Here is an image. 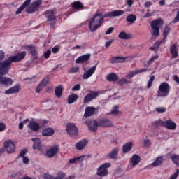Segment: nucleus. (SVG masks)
Masks as SVG:
<instances>
[{"label": "nucleus", "instance_id": "obj_1", "mask_svg": "<svg viewBox=\"0 0 179 179\" xmlns=\"http://www.w3.org/2000/svg\"><path fill=\"white\" fill-rule=\"evenodd\" d=\"M124 13H125V11L122 10L109 11L105 13L104 15L101 13H96L94 17L90 18L87 21L88 23V29L91 33H94V31L101 27L103 23H104L105 17H117L118 16H122Z\"/></svg>", "mask_w": 179, "mask_h": 179}, {"label": "nucleus", "instance_id": "obj_2", "mask_svg": "<svg viewBox=\"0 0 179 179\" xmlns=\"http://www.w3.org/2000/svg\"><path fill=\"white\" fill-rule=\"evenodd\" d=\"M10 64H12V62L9 57L0 62V85L2 86H12L13 85V80L12 78L3 76V75L9 73Z\"/></svg>", "mask_w": 179, "mask_h": 179}, {"label": "nucleus", "instance_id": "obj_3", "mask_svg": "<svg viewBox=\"0 0 179 179\" xmlns=\"http://www.w3.org/2000/svg\"><path fill=\"white\" fill-rule=\"evenodd\" d=\"M163 24V20L157 19L150 22L151 35L152 37H159L160 36V26Z\"/></svg>", "mask_w": 179, "mask_h": 179}, {"label": "nucleus", "instance_id": "obj_4", "mask_svg": "<svg viewBox=\"0 0 179 179\" xmlns=\"http://www.w3.org/2000/svg\"><path fill=\"white\" fill-rule=\"evenodd\" d=\"M170 93V85L167 83H162L157 91L158 97H167Z\"/></svg>", "mask_w": 179, "mask_h": 179}, {"label": "nucleus", "instance_id": "obj_5", "mask_svg": "<svg viewBox=\"0 0 179 179\" xmlns=\"http://www.w3.org/2000/svg\"><path fill=\"white\" fill-rule=\"evenodd\" d=\"M110 167H111V164H103L98 168L96 176L98 177H106V176H108V169H110Z\"/></svg>", "mask_w": 179, "mask_h": 179}, {"label": "nucleus", "instance_id": "obj_6", "mask_svg": "<svg viewBox=\"0 0 179 179\" xmlns=\"http://www.w3.org/2000/svg\"><path fill=\"white\" fill-rule=\"evenodd\" d=\"M42 3L43 0H36L33 1L30 6L27 7V13H34V12H37Z\"/></svg>", "mask_w": 179, "mask_h": 179}, {"label": "nucleus", "instance_id": "obj_7", "mask_svg": "<svg viewBox=\"0 0 179 179\" xmlns=\"http://www.w3.org/2000/svg\"><path fill=\"white\" fill-rule=\"evenodd\" d=\"M45 17L48 19V22H50L51 26L55 25V13L54 10H46L44 13Z\"/></svg>", "mask_w": 179, "mask_h": 179}, {"label": "nucleus", "instance_id": "obj_8", "mask_svg": "<svg viewBox=\"0 0 179 179\" xmlns=\"http://www.w3.org/2000/svg\"><path fill=\"white\" fill-rule=\"evenodd\" d=\"M26 51L21 52L16 55L10 56L8 57L10 61L13 64V62H20L22 59H24V57H26Z\"/></svg>", "mask_w": 179, "mask_h": 179}, {"label": "nucleus", "instance_id": "obj_9", "mask_svg": "<svg viewBox=\"0 0 179 179\" xmlns=\"http://www.w3.org/2000/svg\"><path fill=\"white\" fill-rule=\"evenodd\" d=\"M66 132L69 135H78L79 130L73 123H69L66 126Z\"/></svg>", "mask_w": 179, "mask_h": 179}, {"label": "nucleus", "instance_id": "obj_10", "mask_svg": "<svg viewBox=\"0 0 179 179\" xmlns=\"http://www.w3.org/2000/svg\"><path fill=\"white\" fill-rule=\"evenodd\" d=\"M86 125H87L90 131L96 132L97 131V127H99V122L96 120H88L86 122Z\"/></svg>", "mask_w": 179, "mask_h": 179}, {"label": "nucleus", "instance_id": "obj_11", "mask_svg": "<svg viewBox=\"0 0 179 179\" xmlns=\"http://www.w3.org/2000/svg\"><path fill=\"white\" fill-rule=\"evenodd\" d=\"M4 148L8 153H13L15 152V143L10 140L4 142Z\"/></svg>", "mask_w": 179, "mask_h": 179}, {"label": "nucleus", "instance_id": "obj_12", "mask_svg": "<svg viewBox=\"0 0 179 179\" xmlns=\"http://www.w3.org/2000/svg\"><path fill=\"white\" fill-rule=\"evenodd\" d=\"M59 150V147L58 145H54L47 150L46 155L48 157H54V156L58 153Z\"/></svg>", "mask_w": 179, "mask_h": 179}, {"label": "nucleus", "instance_id": "obj_13", "mask_svg": "<svg viewBox=\"0 0 179 179\" xmlns=\"http://www.w3.org/2000/svg\"><path fill=\"white\" fill-rule=\"evenodd\" d=\"M99 96V93L96 92H90L88 94H87L84 98V103H90L92 100H94L97 96Z\"/></svg>", "mask_w": 179, "mask_h": 179}, {"label": "nucleus", "instance_id": "obj_14", "mask_svg": "<svg viewBox=\"0 0 179 179\" xmlns=\"http://www.w3.org/2000/svg\"><path fill=\"white\" fill-rule=\"evenodd\" d=\"M96 66H93L92 67L90 68L83 75V79L86 80L89 79V78H91V76H93V74L96 72Z\"/></svg>", "mask_w": 179, "mask_h": 179}, {"label": "nucleus", "instance_id": "obj_15", "mask_svg": "<svg viewBox=\"0 0 179 179\" xmlns=\"http://www.w3.org/2000/svg\"><path fill=\"white\" fill-rule=\"evenodd\" d=\"M20 92V85H16L5 91V94H15Z\"/></svg>", "mask_w": 179, "mask_h": 179}, {"label": "nucleus", "instance_id": "obj_16", "mask_svg": "<svg viewBox=\"0 0 179 179\" xmlns=\"http://www.w3.org/2000/svg\"><path fill=\"white\" fill-rule=\"evenodd\" d=\"M96 111V108L93 106H87L85 108V112L84 113V117L87 118V117H92V115H94V112Z\"/></svg>", "mask_w": 179, "mask_h": 179}, {"label": "nucleus", "instance_id": "obj_17", "mask_svg": "<svg viewBox=\"0 0 179 179\" xmlns=\"http://www.w3.org/2000/svg\"><path fill=\"white\" fill-rule=\"evenodd\" d=\"M99 127H113V122L111 120H109L108 119H103L99 121Z\"/></svg>", "mask_w": 179, "mask_h": 179}, {"label": "nucleus", "instance_id": "obj_18", "mask_svg": "<svg viewBox=\"0 0 179 179\" xmlns=\"http://www.w3.org/2000/svg\"><path fill=\"white\" fill-rule=\"evenodd\" d=\"M89 59H90V54L83 55L77 58L76 64H83V62H87Z\"/></svg>", "mask_w": 179, "mask_h": 179}, {"label": "nucleus", "instance_id": "obj_19", "mask_svg": "<svg viewBox=\"0 0 179 179\" xmlns=\"http://www.w3.org/2000/svg\"><path fill=\"white\" fill-rule=\"evenodd\" d=\"M28 128H30V129L34 131V132H37V131L40 129V124H38L36 121H31L28 124Z\"/></svg>", "mask_w": 179, "mask_h": 179}, {"label": "nucleus", "instance_id": "obj_20", "mask_svg": "<svg viewBox=\"0 0 179 179\" xmlns=\"http://www.w3.org/2000/svg\"><path fill=\"white\" fill-rule=\"evenodd\" d=\"M87 143H88V141L87 139H83V140L78 141L76 144V149H78V150H83V149L85 146H87Z\"/></svg>", "mask_w": 179, "mask_h": 179}, {"label": "nucleus", "instance_id": "obj_21", "mask_svg": "<svg viewBox=\"0 0 179 179\" xmlns=\"http://www.w3.org/2000/svg\"><path fill=\"white\" fill-rule=\"evenodd\" d=\"M164 125L166 127V128L168 129H171L172 131H174V129H176L177 127V124L171 120H166Z\"/></svg>", "mask_w": 179, "mask_h": 179}, {"label": "nucleus", "instance_id": "obj_22", "mask_svg": "<svg viewBox=\"0 0 179 179\" xmlns=\"http://www.w3.org/2000/svg\"><path fill=\"white\" fill-rule=\"evenodd\" d=\"M118 152H120V148H115L111 152L108 154V157L115 160V159H118Z\"/></svg>", "mask_w": 179, "mask_h": 179}, {"label": "nucleus", "instance_id": "obj_23", "mask_svg": "<svg viewBox=\"0 0 179 179\" xmlns=\"http://www.w3.org/2000/svg\"><path fill=\"white\" fill-rule=\"evenodd\" d=\"M110 62L111 64H120L125 62V57L121 56L113 57L110 59Z\"/></svg>", "mask_w": 179, "mask_h": 179}, {"label": "nucleus", "instance_id": "obj_24", "mask_svg": "<svg viewBox=\"0 0 179 179\" xmlns=\"http://www.w3.org/2000/svg\"><path fill=\"white\" fill-rule=\"evenodd\" d=\"M31 2V0H26L22 6L17 10L16 15H20L22 12L24 10V8H27V6H29V4Z\"/></svg>", "mask_w": 179, "mask_h": 179}, {"label": "nucleus", "instance_id": "obj_25", "mask_svg": "<svg viewBox=\"0 0 179 179\" xmlns=\"http://www.w3.org/2000/svg\"><path fill=\"white\" fill-rule=\"evenodd\" d=\"M132 146H134L132 142L126 143L122 147V152L128 153V152H131Z\"/></svg>", "mask_w": 179, "mask_h": 179}, {"label": "nucleus", "instance_id": "obj_26", "mask_svg": "<svg viewBox=\"0 0 179 179\" xmlns=\"http://www.w3.org/2000/svg\"><path fill=\"white\" fill-rule=\"evenodd\" d=\"M43 136H52L54 135V129L51 127L46 128L42 131Z\"/></svg>", "mask_w": 179, "mask_h": 179}, {"label": "nucleus", "instance_id": "obj_27", "mask_svg": "<svg viewBox=\"0 0 179 179\" xmlns=\"http://www.w3.org/2000/svg\"><path fill=\"white\" fill-rule=\"evenodd\" d=\"M170 52L173 58H177L178 57V52L177 51V43H174L171 45Z\"/></svg>", "mask_w": 179, "mask_h": 179}, {"label": "nucleus", "instance_id": "obj_28", "mask_svg": "<svg viewBox=\"0 0 179 179\" xmlns=\"http://www.w3.org/2000/svg\"><path fill=\"white\" fill-rule=\"evenodd\" d=\"M132 166H138L141 162V157L138 155H134L131 159Z\"/></svg>", "mask_w": 179, "mask_h": 179}, {"label": "nucleus", "instance_id": "obj_29", "mask_svg": "<svg viewBox=\"0 0 179 179\" xmlns=\"http://www.w3.org/2000/svg\"><path fill=\"white\" fill-rule=\"evenodd\" d=\"M65 178V173L63 172H59L56 178L51 176L50 175H47L45 176V179H64Z\"/></svg>", "mask_w": 179, "mask_h": 179}, {"label": "nucleus", "instance_id": "obj_30", "mask_svg": "<svg viewBox=\"0 0 179 179\" xmlns=\"http://www.w3.org/2000/svg\"><path fill=\"white\" fill-rule=\"evenodd\" d=\"M78 99H79V96H78V94H72L69 95L68 97V103L73 104V103H75V101H76V100H78Z\"/></svg>", "mask_w": 179, "mask_h": 179}, {"label": "nucleus", "instance_id": "obj_31", "mask_svg": "<svg viewBox=\"0 0 179 179\" xmlns=\"http://www.w3.org/2000/svg\"><path fill=\"white\" fill-rule=\"evenodd\" d=\"M106 79L108 82H117L118 80V76L115 73H110L107 76Z\"/></svg>", "mask_w": 179, "mask_h": 179}, {"label": "nucleus", "instance_id": "obj_32", "mask_svg": "<svg viewBox=\"0 0 179 179\" xmlns=\"http://www.w3.org/2000/svg\"><path fill=\"white\" fill-rule=\"evenodd\" d=\"M32 141L34 142V145L33 148L35 150H38L40 149L41 146V141H40V138H32Z\"/></svg>", "mask_w": 179, "mask_h": 179}, {"label": "nucleus", "instance_id": "obj_33", "mask_svg": "<svg viewBox=\"0 0 179 179\" xmlns=\"http://www.w3.org/2000/svg\"><path fill=\"white\" fill-rule=\"evenodd\" d=\"M29 49L33 58L34 59H37V58H38V56L37 55V50H36V48L33 46H29Z\"/></svg>", "mask_w": 179, "mask_h": 179}, {"label": "nucleus", "instance_id": "obj_34", "mask_svg": "<svg viewBox=\"0 0 179 179\" xmlns=\"http://www.w3.org/2000/svg\"><path fill=\"white\" fill-rule=\"evenodd\" d=\"M55 94L56 97L59 98L62 96V86L59 85L55 88Z\"/></svg>", "mask_w": 179, "mask_h": 179}, {"label": "nucleus", "instance_id": "obj_35", "mask_svg": "<svg viewBox=\"0 0 179 179\" xmlns=\"http://www.w3.org/2000/svg\"><path fill=\"white\" fill-rule=\"evenodd\" d=\"M118 37L121 38V40H128L129 38V36L125 31L120 32Z\"/></svg>", "mask_w": 179, "mask_h": 179}, {"label": "nucleus", "instance_id": "obj_36", "mask_svg": "<svg viewBox=\"0 0 179 179\" xmlns=\"http://www.w3.org/2000/svg\"><path fill=\"white\" fill-rule=\"evenodd\" d=\"M127 21L129 23H135V22H136V16L134 15H129L127 17Z\"/></svg>", "mask_w": 179, "mask_h": 179}, {"label": "nucleus", "instance_id": "obj_37", "mask_svg": "<svg viewBox=\"0 0 179 179\" xmlns=\"http://www.w3.org/2000/svg\"><path fill=\"white\" fill-rule=\"evenodd\" d=\"M171 159L172 162L175 164H176V166H179V155H172Z\"/></svg>", "mask_w": 179, "mask_h": 179}, {"label": "nucleus", "instance_id": "obj_38", "mask_svg": "<svg viewBox=\"0 0 179 179\" xmlns=\"http://www.w3.org/2000/svg\"><path fill=\"white\" fill-rule=\"evenodd\" d=\"M72 6L74 9H80L81 8H83V4L80 1H75L72 3Z\"/></svg>", "mask_w": 179, "mask_h": 179}, {"label": "nucleus", "instance_id": "obj_39", "mask_svg": "<svg viewBox=\"0 0 179 179\" xmlns=\"http://www.w3.org/2000/svg\"><path fill=\"white\" fill-rule=\"evenodd\" d=\"M128 83H131V81L127 80V78H122L118 81L120 86H124V85H128Z\"/></svg>", "mask_w": 179, "mask_h": 179}, {"label": "nucleus", "instance_id": "obj_40", "mask_svg": "<svg viewBox=\"0 0 179 179\" xmlns=\"http://www.w3.org/2000/svg\"><path fill=\"white\" fill-rule=\"evenodd\" d=\"M169 33H170V27H166L163 31V36H164L163 41H164V40L167 38V36H169Z\"/></svg>", "mask_w": 179, "mask_h": 179}, {"label": "nucleus", "instance_id": "obj_41", "mask_svg": "<svg viewBox=\"0 0 179 179\" xmlns=\"http://www.w3.org/2000/svg\"><path fill=\"white\" fill-rule=\"evenodd\" d=\"M109 114L112 115H118L120 114V111L118 110V106H114Z\"/></svg>", "mask_w": 179, "mask_h": 179}, {"label": "nucleus", "instance_id": "obj_42", "mask_svg": "<svg viewBox=\"0 0 179 179\" xmlns=\"http://www.w3.org/2000/svg\"><path fill=\"white\" fill-rule=\"evenodd\" d=\"M135 75H138V73H136V70H135L134 71L128 72L126 75V78L127 79H131V78H134V76H135Z\"/></svg>", "mask_w": 179, "mask_h": 179}, {"label": "nucleus", "instance_id": "obj_43", "mask_svg": "<svg viewBox=\"0 0 179 179\" xmlns=\"http://www.w3.org/2000/svg\"><path fill=\"white\" fill-rule=\"evenodd\" d=\"M162 157H158L156 160L152 163L153 167H157V166L162 164Z\"/></svg>", "mask_w": 179, "mask_h": 179}, {"label": "nucleus", "instance_id": "obj_44", "mask_svg": "<svg viewBox=\"0 0 179 179\" xmlns=\"http://www.w3.org/2000/svg\"><path fill=\"white\" fill-rule=\"evenodd\" d=\"M156 59H159V55H156L152 56L148 62V64L150 65V64H153L156 61Z\"/></svg>", "mask_w": 179, "mask_h": 179}, {"label": "nucleus", "instance_id": "obj_45", "mask_svg": "<svg viewBox=\"0 0 179 179\" xmlns=\"http://www.w3.org/2000/svg\"><path fill=\"white\" fill-rule=\"evenodd\" d=\"M160 44H162V42H156L153 46L150 48V50L152 51H157V48H159Z\"/></svg>", "mask_w": 179, "mask_h": 179}, {"label": "nucleus", "instance_id": "obj_46", "mask_svg": "<svg viewBox=\"0 0 179 179\" xmlns=\"http://www.w3.org/2000/svg\"><path fill=\"white\" fill-rule=\"evenodd\" d=\"M68 72L69 73H76L77 72H79V67H73L69 69Z\"/></svg>", "mask_w": 179, "mask_h": 179}, {"label": "nucleus", "instance_id": "obj_47", "mask_svg": "<svg viewBox=\"0 0 179 179\" xmlns=\"http://www.w3.org/2000/svg\"><path fill=\"white\" fill-rule=\"evenodd\" d=\"M43 57L45 59H48V58H50V57H51V50H48L46 52H45L43 53Z\"/></svg>", "mask_w": 179, "mask_h": 179}, {"label": "nucleus", "instance_id": "obj_48", "mask_svg": "<svg viewBox=\"0 0 179 179\" xmlns=\"http://www.w3.org/2000/svg\"><path fill=\"white\" fill-rule=\"evenodd\" d=\"M153 80H155V76H152L148 80L147 85L148 89H150V87H152V83H153Z\"/></svg>", "mask_w": 179, "mask_h": 179}, {"label": "nucleus", "instance_id": "obj_49", "mask_svg": "<svg viewBox=\"0 0 179 179\" xmlns=\"http://www.w3.org/2000/svg\"><path fill=\"white\" fill-rule=\"evenodd\" d=\"M27 153V150L24 149L20 152L19 157H25L26 154Z\"/></svg>", "mask_w": 179, "mask_h": 179}, {"label": "nucleus", "instance_id": "obj_50", "mask_svg": "<svg viewBox=\"0 0 179 179\" xmlns=\"http://www.w3.org/2000/svg\"><path fill=\"white\" fill-rule=\"evenodd\" d=\"M71 90H72L73 92H76V91H78V90H80V84H76V85H75L72 87Z\"/></svg>", "mask_w": 179, "mask_h": 179}, {"label": "nucleus", "instance_id": "obj_51", "mask_svg": "<svg viewBox=\"0 0 179 179\" xmlns=\"http://www.w3.org/2000/svg\"><path fill=\"white\" fill-rule=\"evenodd\" d=\"M178 174H179V169L176 170L174 174L171 176L169 179H177V177H178Z\"/></svg>", "mask_w": 179, "mask_h": 179}, {"label": "nucleus", "instance_id": "obj_52", "mask_svg": "<svg viewBox=\"0 0 179 179\" xmlns=\"http://www.w3.org/2000/svg\"><path fill=\"white\" fill-rule=\"evenodd\" d=\"M144 143V146L145 148H149L150 146V145H152V143L150 142V140H144L143 141Z\"/></svg>", "mask_w": 179, "mask_h": 179}, {"label": "nucleus", "instance_id": "obj_53", "mask_svg": "<svg viewBox=\"0 0 179 179\" xmlns=\"http://www.w3.org/2000/svg\"><path fill=\"white\" fill-rule=\"evenodd\" d=\"M81 157H76V158L71 159H69V163L70 164H73V163H75L76 162V160H80V159Z\"/></svg>", "mask_w": 179, "mask_h": 179}, {"label": "nucleus", "instance_id": "obj_54", "mask_svg": "<svg viewBox=\"0 0 179 179\" xmlns=\"http://www.w3.org/2000/svg\"><path fill=\"white\" fill-rule=\"evenodd\" d=\"M44 87L40 83L38 86H37V87H36V93H40V92H41V90H43V88Z\"/></svg>", "mask_w": 179, "mask_h": 179}, {"label": "nucleus", "instance_id": "obj_55", "mask_svg": "<svg viewBox=\"0 0 179 179\" xmlns=\"http://www.w3.org/2000/svg\"><path fill=\"white\" fill-rule=\"evenodd\" d=\"M157 113H166V108H157L156 109Z\"/></svg>", "mask_w": 179, "mask_h": 179}, {"label": "nucleus", "instance_id": "obj_56", "mask_svg": "<svg viewBox=\"0 0 179 179\" xmlns=\"http://www.w3.org/2000/svg\"><path fill=\"white\" fill-rule=\"evenodd\" d=\"M47 83H48V80L47 78H44L41 82V85L44 87L47 86Z\"/></svg>", "mask_w": 179, "mask_h": 179}, {"label": "nucleus", "instance_id": "obj_57", "mask_svg": "<svg viewBox=\"0 0 179 179\" xmlns=\"http://www.w3.org/2000/svg\"><path fill=\"white\" fill-rule=\"evenodd\" d=\"M6 129V125L4 123H0V132H2Z\"/></svg>", "mask_w": 179, "mask_h": 179}, {"label": "nucleus", "instance_id": "obj_58", "mask_svg": "<svg viewBox=\"0 0 179 179\" xmlns=\"http://www.w3.org/2000/svg\"><path fill=\"white\" fill-rule=\"evenodd\" d=\"M146 71H148L147 69H136V72L138 73H143V72H146Z\"/></svg>", "mask_w": 179, "mask_h": 179}, {"label": "nucleus", "instance_id": "obj_59", "mask_svg": "<svg viewBox=\"0 0 179 179\" xmlns=\"http://www.w3.org/2000/svg\"><path fill=\"white\" fill-rule=\"evenodd\" d=\"M152 5H153V3L151 1H147L145 3L144 6L145 8H150V6H152Z\"/></svg>", "mask_w": 179, "mask_h": 179}, {"label": "nucleus", "instance_id": "obj_60", "mask_svg": "<svg viewBox=\"0 0 179 179\" xmlns=\"http://www.w3.org/2000/svg\"><path fill=\"white\" fill-rule=\"evenodd\" d=\"M24 164H29V158L27 157H22Z\"/></svg>", "mask_w": 179, "mask_h": 179}, {"label": "nucleus", "instance_id": "obj_61", "mask_svg": "<svg viewBox=\"0 0 179 179\" xmlns=\"http://www.w3.org/2000/svg\"><path fill=\"white\" fill-rule=\"evenodd\" d=\"M113 31H114V28L113 27H110L106 31V34H111V33H113Z\"/></svg>", "mask_w": 179, "mask_h": 179}, {"label": "nucleus", "instance_id": "obj_62", "mask_svg": "<svg viewBox=\"0 0 179 179\" xmlns=\"http://www.w3.org/2000/svg\"><path fill=\"white\" fill-rule=\"evenodd\" d=\"M111 44H113V41H108L105 43V47L106 48H108V47H110V45H111Z\"/></svg>", "mask_w": 179, "mask_h": 179}, {"label": "nucleus", "instance_id": "obj_63", "mask_svg": "<svg viewBox=\"0 0 179 179\" xmlns=\"http://www.w3.org/2000/svg\"><path fill=\"white\" fill-rule=\"evenodd\" d=\"M58 51H59V48L57 47H54L52 49V52H53V54H57V52H58Z\"/></svg>", "mask_w": 179, "mask_h": 179}, {"label": "nucleus", "instance_id": "obj_64", "mask_svg": "<svg viewBox=\"0 0 179 179\" xmlns=\"http://www.w3.org/2000/svg\"><path fill=\"white\" fill-rule=\"evenodd\" d=\"M127 4L128 6H132L134 4V0H127Z\"/></svg>", "mask_w": 179, "mask_h": 179}]
</instances>
